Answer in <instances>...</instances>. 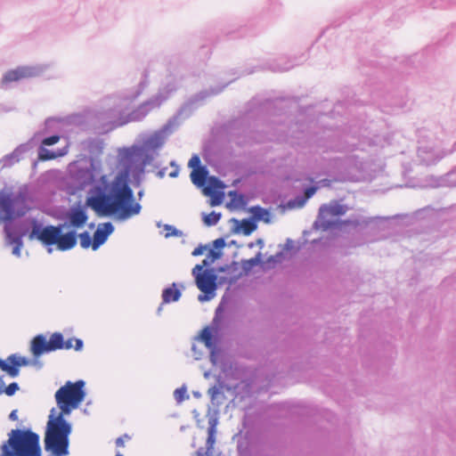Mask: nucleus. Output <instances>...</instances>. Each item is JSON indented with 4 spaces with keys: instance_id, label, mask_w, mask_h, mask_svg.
Wrapping results in <instances>:
<instances>
[{
    "instance_id": "obj_13",
    "label": "nucleus",
    "mask_w": 456,
    "mask_h": 456,
    "mask_svg": "<svg viewBox=\"0 0 456 456\" xmlns=\"http://www.w3.org/2000/svg\"><path fill=\"white\" fill-rule=\"evenodd\" d=\"M28 76H30V71L28 69L20 68V69H16L8 71L3 78V82L4 83L14 82V81H18L21 78L27 77Z\"/></svg>"
},
{
    "instance_id": "obj_24",
    "label": "nucleus",
    "mask_w": 456,
    "mask_h": 456,
    "mask_svg": "<svg viewBox=\"0 0 456 456\" xmlns=\"http://www.w3.org/2000/svg\"><path fill=\"white\" fill-rule=\"evenodd\" d=\"M78 237L82 248H88L90 246L92 247L93 240L90 234L87 232L80 233Z\"/></svg>"
},
{
    "instance_id": "obj_14",
    "label": "nucleus",
    "mask_w": 456,
    "mask_h": 456,
    "mask_svg": "<svg viewBox=\"0 0 456 456\" xmlns=\"http://www.w3.org/2000/svg\"><path fill=\"white\" fill-rule=\"evenodd\" d=\"M181 297V291L173 283L171 287L166 288L162 292L163 304H169L177 301Z\"/></svg>"
},
{
    "instance_id": "obj_19",
    "label": "nucleus",
    "mask_w": 456,
    "mask_h": 456,
    "mask_svg": "<svg viewBox=\"0 0 456 456\" xmlns=\"http://www.w3.org/2000/svg\"><path fill=\"white\" fill-rule=\"evenodd\" d=\"M221 256V253L219 251H216L214 249H210L206 256V258L202 261L200 265L204 267L209 266L216 260H217Z\"/></svg>"
},
{
    "instance_id": "obj_23",
    "label": "nucleus",
    "mask_w": 456,
    "mask_h": 456,
    "mask_svg": "<svg viewBox=\"0 0 456 456\" xmlns=\"http://www.w3.org/2000/svg\"><path fill=\"white\" fill-rule=\"evenodd\" d=\"M220 217H221L220 214H217L216 212H211L208 215L204 216V223L208 226L215 225L217 224Z\"/></svg>"
},
{
    "instance_id": "obj_5",
    "label": "nucleus",
    "mask_w": 456,
    "mask_h": 456,
    "mask_svg": "<svg viewBox=\"0 0 456 456\" xmlns=\"http://www.w3.org/2000/svg\"><path fill=\"white\" fill-rule=\"evenodd\" d=\"M83 341L79 338H69L64 340L61 333L54 332L51 335L49 340L44 335L36 336L30 345V351L34 357H39L44 354L53 352L61 349H71L76 351L81 350Z\"/></svg>"
},
{
    "instance_id": "obj_16",
    "label": "nucleus",
    "mask_w": 456,
    "mask_h": 456,
    "mask_svg": "<svg viewBox=\"0 0 456 456\" xmlns=\"http://www.w3.org/2000/svg\"><path fill=\"white\" fill-rule=\"evenodd\" d=\"M206 178L207 171L203 167L195 168L191 173V182L196 185H203Z\"/></svg>"
},
{
    "instance_id": "obj_1",
    "label": "nucleus",
    "mask_w": 456,
    "mask_h": 456,
    "mask_svg": "<svg viewBox=\"0 0 456 456\" xmlns=\"http://www.w3.org/2000/svg\"><path fill=\"white\" fill-rule=\"evenodd\" d=\"M101 186H95L93 195L87 197L86 205L99 216H118L126 219L139 214L141 206L134 202V193L128 184V174L120 173L111 181L106 175L101 177Z\"/></svg>"
},
{
    "instance_id": "obj_12",
    "label": "nucleus",
    "mask_w": 456,
    "mask_h": 456,
    "mask_svg": "<svg viewBox=\"0 0 456 456\" xmlns=\"http://www.w3.org/2000/svg\"><path fill=\"white\" fill-rule=\"evenodd\" d=\"M14 217L13 200L4 197L0 200V219L8 221Z\"/></svg>"
},
{
    "instance_id": "obj_3",
    "label": "nucleus",
    "mask_w": 456,
    "mask_h": 456,
    "mask_svg": "<svg viewBox=\"0 0 456 456\" xmlns=\"http://www.w3.org/2000/svg\"><path fill=\"white\" fill-rule=\"evenodd\" d=\"M7 444L2 447L4 456H41L39 436L30 430L12 429Z\"/></svg>"
},
{
    "instance_id": "obj_29",
    "label": "nucleus",
    "mask_w": 456,
    "mask_h": 456,
    "mask_svg": "<svg viewBox=\"0 0 456 456\" xmlns=\"http://www.w3.org/2000/svg\"><path fill=\"white\" fill-rule=\"evenodd\" d=\"M200 158L198 156H193L189 160V167H193L194 169L196 167L199 168L200 167Z\"/></svg>"
},
{
    "instance_id": "obj_9",
    "label": "nucleus",
    "mask_w": 456,
    "mask_h": 456,
    "mask_svg": "<svg viewBox=\"0 0 456 456\" xmlns=\"http://www.w3.org/2000/svg\"><path fill=\"white\" fill-rule=\"evenodd\" d=\"M29 364V361L17 354H11L5 361L0 359V369L8 373L12 378L19 375V369Z\"/></svg>"
},
{
    "instance_id": "obj_34",
    "label": "nucleus",
    "mask_w": 456,
    "mask_h": 456,
    "mask_svg": "<svg viewBox=\"0 0 456 456\" xmlns=\"http://www.w3.org/2000/svg\"><path fill=\"white\" fill-rule=\"evenodd\" d=\"M215 243H216V244H218V243H219V244H221V245H224V240H223L222 239H219V240H216L215 241Z\"/></svg>"
},
{
    "instance_id": "obj_22",
    "label": "nucleus",
    "mask_w": 456,
    "mask_h": 456,
    "mask_svg": "<svg viewBox=\"0 0 456 456\" xmlns=\"http://www.w3.org/2000/svg\"><path fill=\"white\" fill-rule=\"evenodd\" d=\"M200 338L207 347L210 348L213 346V336L208 328H205L200 334Z\"/></svg>"
},
{
    "instance_id": "obj_17",
    "label": "nucleus",
    "mask_w": 456,
    "mask_h": 456,
    "mask_svg": "<svg viewBox=\"0 0 456 456\" xmlns=\"http://www.w3.org/2000/svg\"><path fill=\"white\" fill-rule=\"evenodd\" d=\"M316 190H317L316 187H314V186L308 187L305 191V197L304 198L299 199L297 202H295V201L289 202V207L302 208L305 205V203L306 202V200L308 199H310L316 192Z\"/></svg>"
},
{
    "instance_id": "obj_8",
    "label": "nucleus",
    "mask_w": 456,
    "mask_h": 456,
    "mask_svg": "<svg viewBox=\"0 0 456 456\" xmlns=\"http://www.w3.org/2000/svg\"><path fill=\"white\" fill-rule=\"evenodd\" d=\"M347 209L346 206L339 204L338 201H332L330 204L322 205L319 209L317 222L320 224L321 227L326 230L333 224L331 221L327 219L329 216H343L346 213Z\"/></svg>"
},
{
    "instance_id": "obj_20",
    "label": "nucleus",
    "mask_w": 456,
    "mask_h": 456,
    "mask_svg": "<svg viewBox=\"0 0 456 456\" xmlns=\"http://www.w3.org/2000/svg\"><path fill=\"white\" fill-rule=\"evenodd\" d=\"M240 228L244 234L249 235L256 229V224L252 220L243 219L240 223Z\"/></svg>"
},
{
    "instance_id": "obj_33",
    "label": "nucleus",
    "mask_w": 456,
    "mask_h": 456,
    "mask_svg": "<svg viewBox=\"0 0 456 456\" xmlns=\"http://www.w3.org/2000/svg\"><path fill=\"white\" fill-rule=\"evenodd\" d=\"M202 254V249L200 248H197L193 250L192 255L193 256H199Z\"/></svg>"
},
{
    "instance_id": "obj_26",
    "label": "nucleus",
    "mask_w": 456,
    "mask_h": 456,
    "mask_svg": "<svg viewBox=\"0 0 456 456\" xmlns=\"http://www.w3.org/2000/svg\"><path fill=\"white\" fill-rule=\"evenodd\" d=\"M208 440L207 444L208 448H211L213 444H215V434H216V424L211 423L208 429Z\"/></svg>"
},
{
    "instance_id": "obj_6",
    "label": "nucleus",
    "mask_w": 456,
    "mask_h": 456,
    "mask_svg": "<svg viewBox=\"0 0 456 456\" xmlns=\"http://www.w3.org/2000/svg\"><path fill=\"white\" fill-rule=\"evenodd\" d=\"M85 382L83 380H78L75 383L68 381L57 390L55 399L57 405L61 409L59 415L63 417L69 414L72 410L77 409L84 401L86 395L83 390Z\"/></svg>"
},
{
    "instance_id": "obj_7",
    "label": "nucleus",
    "mask_w": 456,
    "mask_h": 456,
    "mask_svg": "<svg viewBox=\"0 0 456 456\" xmlns=\"http://www.w3.org/2000/svg\"><path fill=\"white\" fill-rule=\"evenodd\" d=\"M203 269V265H195L192 269V275L195 278L196 285L198 289L204 293V296H199V300L201 302L213 298L216 296V290L217 289V276Z\"/></svg>"
},
{
    "instance_id": "obj_4",
    "label": "nucleus",
    "mask_w": 456,
    "mask_h": 456,
    "mask_svg": "<svg viewBox=\"0 0 456 456\" xmlns=\"http://www.w3.org/2000/svg\"><path fill=\"white\" fill-rule=\"evenodd\" d=\"M28 238L29 240L36 238L47 247L55 245L60 251L69 250L73 248L77 242L76 232H69L62 234V225H48L40 229L36 221H34V227Z\"/></svg>"
},
{
    "instance_id": "obj_2",
    "label": "nucleus",
    "mask_w": 456,
    "mask_h": 456,
    "mask_svg": "<svg viewBox=\"0 0 456 456\" xmlns=\"http://www.w3.org/2000/svg\"><path fill=\"white\" fill-rule=\"evenodd\" d=\"M53 411L52 410L47 423L45 448L54 456H67L69 454V436L71 433V426L61 415L54 417Z\"/></svg>"
},
{
    "instance_id": "obj_35",
    "label": "nucleus",
    "mask_w": 456,
    "mask_h": 456,
    "mask_svg": "<svg viewBox=\"0 0 456 456\" xmlns=\"http://www.w3.org/2000/svg\"><path fill=\"white\" fill-rule=\"evenodd\" d=\"M116 456H122V455H121V454H119V453H117V454H116Z\"/></svg>"
},
{
    "instance_id": "obj_21",
    "label": "nucleus",
    "mask_w": 456,
    "mask_h": 456,
    "mask_svg": "<svg viewBox=\"0 0 456 456\" xmlns=\"http://www.w3.org/2000/svg\"><path fill=\"white\" fill-rule=\"evenodd\" d=\"M205 193L207 195H211V206H217L222 203L224 199V194L222 192H212L208 188H206Z\"/></svg>"
},
{
    "instance_id": "obj_28",
    "label": "nucleus",
    "mask_w": 456,
    "mask_h": 456,
    "mask_svg": "<svg viewBox=\"0 0 456 456\" xmlns=\"http://www.w3.org/2000/svg\"><path fill=\"white\" fill-rule=\"evenodd\" d=\"M19 389V386L17 383L13 382L7 386L4 389V392L7 395H12Z\"/></svg>"
},
{
    "instance_id": "obj_25",
    "label": "nucleus",
    "mask_w": 456,
    "mask_h": 456,
    "mask_svg": "<svg viewBox=\"0 0 456 456\" xmlns=\"http://www.w3.org/2000/svg\"><path fill=\"white\" fill-rule=\"evenodd\" d=\"M8 237H9L11 242L15 244V247H14V248L12 250V253L14 255L19 256L20 255V248L22 246L21 238L20 236L12 237L11 234H9Z\"/></svg>"
},
{
    "instance_id": "obj_11",
    "label": "nucleus",
    "mask_w": 456,
    "mask_h": 456,
    "mask_svg": "<svg viewBox=\"0 0 456 456\" xmlns=\"http://www.w3.org/2000/svg\"><path fill=\"white\" fill-rule=\"evenodd\" d=\"M113 231L114 227L111 223H104L102 225H100L94 233L92 244L93 249L96 250L101 245H102Z\"/></svg>"
},
{
    "instance_id": "obj_10",
    "label": "nucleus",
    "mask_w": 456,
    "mask_h": 456,
    "mask_svg": "<svg viewBox=\"0 0 456 456\" xmlns=\"http://www.w3.org/2000/svg\"><path fill=\"white\" fill-rule=\"evenodd\" d=\"M68 226L72 227L74 229H79L84 227V225L86 224L88 220V216L86 212L81 208H72L68 216Z\"/></svg>"
},
{
    "instance_id": "obj_30",
    "label": "nucleus",
    "mask_w": 456,
    "mask_h": 456,
    "mask_svg": "<svg viewBox=\"0 0 456 456\" xmlns=\"http://www.w3.org/2000/svg\"><path fill=\"white\" fill-rule=\"evenodd\" d=\"M219 393L220 390L216 386L210 387L208 391V394L209 395L212 400H215Z\"/></svg>"
},
{
    "instance_id": "obj_15",
    "label": "nucleus",
    "mask_w": 456,
    "mask_h": 456,
    "mask_svg": "<svg viewBox=\"0 0 456 456\" xmlns=\"http://www.w3.org/2000/svg\"><path fill=\"white\" fill-rule=\"evenodd\" d=\"M65 154V152H54L52 151H49L45 148V146H41L38 149V160L40 161H46V160H52L55 159L58 157H61Z\"/></svg>"
},
{
    "instance_id": "obj_27",
    "label": "nucleus",
    "mask_w": 456,
    "mask_h": 456,
    "mask_svg": "<svg viewBox=\"0 0 456 456\" xmlns=\"http://www.w3.org/2000/svg\"><path fill=\"white\" fill-rule=\"evenodd\" d=\"M60 139H61V137L59 135H52V136L45 138L42 141L41 144L43 146H51V145L57 143L60 141Z\"/></svg>"
},
{
    "instance_id": "obj_18",
    "label": "nucleus",
    "mask_w": 456,
    "mask_h": 456,
    "mask_svg": "<svg viewBox=\"0 0 456 456\" xmlns=\"http://www.w3.org/2000/svg\"><path fill=\"white\" fill-rule=\"evenodd\" d=\"M251 212L253 214V216L256 220H263L265 223L270 222L271 216H270V213L268 210L262 208L260 207H255V208H252Z\"/></svg>"
},
{
    "instance_id": "obj_32",
    "label": "nucleus",
    "mask_w": 456,
    "mask_h": 456,
    "mask_svg": "<svg viewBox=\"0 0 456 456\" xmlns=\"http://www.w3.org/2000/svg\"><path fill=\"white\" fill-rule=\"evenodd\" d=\"M116 444L118 447H122L124 446V440L122 437H118L117 440H116Z\"/></svg>"
},
{
    "instance_id": "obj_31",
    "label": "nucleus",
    "mask_w": 456,
    "mask_h": 456,
    "mask_svg": "<svg viewBox=\"0 0 456 456\" xmlns=\"http://www.w3.org/2000/svg\"><path fill=\"white\" fill-rule=\"evenodd\" d=\"M9 418H10V419H12V420H17V419H18L17 411H16V410H13V411L10 413Z\"/></svg>"
}]
</instances>
